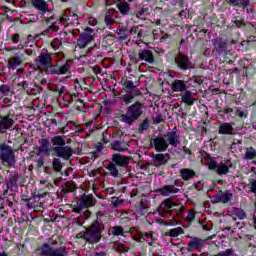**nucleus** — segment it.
I'll use <instances>...</instances> for the list:
<instances>
[{
    "label": "nucleus",
    "mask_w": 256,
    "mask_h": 256,
    "mask_svg": "<svg viewBox=\"0 0 256 256\" xmlns=\"http://www.w3.org/2000/svg\"><path fill=\"white\" fill-rule=\"evenodd\" d=\"M51 143L54 146L53 152L57 157L52 159V169L55 173H61L63 171V162H61V159L63 161H69L73 157V148L66 145L63 136H54L51 139Z\"/></svg>",
    "instance_id": "1"
},
{
    "label": "nucleus",
    "mask_w": 256,
    "mask_h": 256,
    "mask_svg": "<svg viewBox=\"0 0 256 256\" xmlns=\"http://www.w3.org/2000/svg\"><path fill=\"white\" fill-rule=\"evenodd\" d=\"M177 128H174L172 131L166 133L165 136L160 135L154 138H151L150 145L152 149H155L158 153H163L169 149V145L172 147H177L180 143L179 135H177Z\"/></svg>",
    "instance_id": "2"
},
{
    "label": "nucleus",
    "mask_w": 256,
    "mask_h": 256,
    "mask_svg": "<svg viewBox=\"0 0 256 256\" xmlns=\"http://www.w3.org/2000/svg\"><path fill=\"white\" fill-rule=\"evenodd\" d=\"M184 209L185 207L183 205L174 203L171 198H167L160 204L158 213L161 217H172L168 223L169 225H179L177 217L183 215Z\"/></svg>",
    "instance_id": "3"
},
{
    "label": "nucleus",
    "mask_w": 256,
    "mask_h": 256,
    "mask_svg": "<svg viewBox=\"0 0 256 256\" xmlns=\"http://www.w3.org/2000/svg\"><path fill=\"white\" fill-rule=\"evenodd\" d=\"M105 231V224L94 221L88 228H86V243L95 245L103 238V232Z\"/></svg>",
    "instance_id": "4"
},
{
    "label": "nucleus",
    "mask_w": 256,
    "mask_h": 256,
    "mask_svg": "<svg viewBox=\"0 0 256 256\" xmlns=\"http://www.w3.org/2000/svg\"><path fill=\"white\" fill-rule=\"evenodd\" d=\"M141 115H143V104L141 102H135L127 108L125 114L121 115L120 121L126 123V125H133Z\"/></svg>",
    "instance_id": "5"
},
{
    "label": "nucleus",
    "mask_w": 256,
    "mask_h": 256,
    "mask_svg": "<svg viewBox=\"0 0 256 256\" xmlns=\"http://www.w3.org/2000/svg\"><path fill=\"white\" fill-rule=\"evenodd\" d=\"M0 159L5 167H15L17 164V156H15V150L13 147L7 144L0 145Z\"/></svg>",
    "instance_id": "6"
},
{
    "label": "nucleus",
    "mask_w": 256,
    "mask_h": 256,
    "mask_svg": "<svg viewBox=\"0 0 256 256\" xmlns=\"http://www.w3.org/2000/svg\"><path fill=\"white\" fill-rule=\"evenodd\" d=\"M206 165L209 169H216V173H218V175H227V173H229V168L233 167V162L228 159L219 164L211 157V155L206 154Z\"/></svg>",
    "instance_id": "7"
},
{
    "label": "nucleus",
    "mask_w": 256,
    "mask_h": 256,
    "mask_svg": "<svg viewBox=\"0 0 256 256\" xmlns=\"http://www.w3.org/2000/svg\"><path fill=\"white\" fill-rule=\"evenodd\" d=\"M38 253L41 256H67V248L62 246L54 249L51 245L45 243L38 249Z\"/></svg>",
    "instance_id": "8"
},
{
    "label": "nucleus",
    "mask_w": 256,
    "mask_h": 256,
    "mask_svg": "<svg viewBox=\"0 0 256 256\" xmlns=\"http://www.w3.org/2000/svg\"><path fill=\"white\" fill-rule=\"evenodd\" d=\"M58 23H62L64 27H70V25L75 27L76 25H79V16L70 9H66L60 16Z\"/></svg>",
    "instance_id": "9"
},
{
    "label": "nucleus",
    "mask_w": 256,
    "mask_h": 256,
    "mask_svg": "<svg viewBox=\"0 0 256 256\" xmlns=\"http://www.w3.org/2000/svg\"><path fill=\"white\" fill-rule=\"evenodd\" d=\"M92 41H95V30L86 28L77 39V47H79V49H85Z\"/></svg>",
    "instance_id": "10"
},
{
    "label": "nucleus",
    "mask_w": 256,
    "mask_h": 256,
    "mask_svg": "<svg viewBox=\"0 0 256 256\" xmlns=\"http://www.w3.org/2000/svg\"><path fill=\"white\" fill-rule=\"evenodd\" d=\"M189 240L188 242V250L190 253H195V251H201L205 247V243L213 237H208L207 239H201L195 236H187Z\"/></svg>",
    "instance_id": "11"
},
{
    "label": "nucleus",
    "mask_w": 256,
    "mask_h": 256,
    "mask_svg": "<svg viewBox=\"0 0 256 256\" xmlns=\"http://www.w3.org/2000/svg\"><path fill=\"white\" fill-rule=\"evenodd\" d=\"M35 63L41 69L51 66V63H53V53H49V50L46 48L42 49L39 56L35 59Z\"/></svg>",
    "instance_id": "12"
},
{
    "label": "nucleus",
    "mask_w": 256,
    "mask_h": 256,
    "mask_svg": "<svg viewBox=\"0 0 256 256\" xmlns=\"http://www.w3.org/2000/svg\"><path fill=\"white\" fill-rule=\"evenodd\" d=\"M7 131H15V120L11 112L0 116V133H7Z\"/></svg>",
    "instance_id": "13"
},
{
    "label": "nucleus",
    "mask_w": 256,
    "mask_h": 256,
    "mask_svg": "<svg viewBox=\"0 0 256 256\" xmlns=\"http://www.w3.org/2000/svg\"><path fill=\"white\" fill-rule=\"evenodd\" d=\"M135 241L138 243H148L151 247L153 243L157 241V233L155 232H142L140 230L137 231V235L134 236Z\"/></svg>",
    "instance_id": "14"
},
{
    "label": "nucleus",
    "mask_w": 256,
    "mask_h": 256,
    "mask_svg": "<svg viewBox=\"0 0 256 256\" xmlns=\"http://www.w3.org/2000/svg\"><path fill=\"white\" fill-rule=\"evenodd\" d=\"M8 41L9 43H12V45H18L17 49L21 51L22 49H25L27 47L29 42L23 43V38L21 37V34L19 32H14L12 34H8ZM16 48H6V51H15Z\"/></svg>",
    "instance_id": "15"
},
{
    "label": "nucleus",
    "mask_w": 256,
    "mask_h": 256,
    "mask_svg": "<svg viewBox=\"0 0 256 256\" xmlns=\"http://www.w3.org/2000/svg\"><path fill=\"white\" fill-rule=\"evenodd\" d=\"M25 63V54L18 51L8 59V69L15 71L17 67H21Z\"/></svg>",
    "instance_id": "16"
},
{
    "label": "nucleus",
    "mask_w": 256,
    "mask_h": 256,
    "mask_svg": "<svg viewBox=\"0 0 256 256\" xmlns=\"http://www.w3.org/2000/svg\"><path fill=\"white\" fill-rule=\"evenodd\" d=\"M39 146L36 147V155H45L46 157H51V143L47 138H40L38 140Z\"/></svg>",
    "instance_id": "17"
},
{
    "label": "nucleus",
    "mask_w": 256,
    "mask_h": 256,
    "mask_svg": "<svg viewBox=\"0 0 256 256\" xmlns=\"http://www.w3.org/2000/svg\"><path fill=\"white\" fill-rule=\"evenodd\" d=\"M43 19H44L45 23H47L48 25H49V23H51V25L48 26L44 31H42L41 35L49 37V35H51V33H57V31H59V29H61L59 27V22L55 21L54 16L43 17Z\"/></svg>",
    "instance_id": "18"
},
{
    "label": "nucleus",
    "mask_w": 256,
    "mask_h": 256,
    "mask_svg": "<svg viewBox=\"0 0 256 256\" xmlns=\"http://www.w3.org/2000/svg\"><path fill=\"white\" fill-rule=\"evenodd\" d=\"M76 203L79 209H89V207H94L95 197L91 194H83Z\"/></svg>",
    "instance_id": "19"
},
{
    "label": "nucleus",
    "mask_w": 256,
    "mask_h": 256,
    "mask_svg": "<svg viewBox=\"0 0 256 256\" xmlns=\"http://www.w3.org/2000/svg\"><path fill=\"white\" fill-rule=\"evenodd\" d=\"M231 199H233V193L231 192V190H220L218 191L212 198V201L214 203H229V201H231Z\"/></svg>",
    "instance_id": "20"
},
{
    "label": "nucleus",
    "mask_w": 256,
    "mask_h": 256,
    "mask_svg": "<svg viewBox=\"0 0 256 256\" xmlns=\"http://www.w3.org/2000/svg\"><path fill=\"white\" fill-rule=\"evenodd\" d=\"M191 87L189 86V81H183L176 79L171 84V89L175 93H185V91L189 90Z\"/></svg>",
    "instance_id": "21"
},
{
    "label": "nucleus",
    "mask_w": 256,
    "mask_h": 256,
    "mask_svg": "<svg viewBox=\"0 0 256 256\" xmlns=\"http://www.w3.org/2000/svg\"><path fill=\"white\" fill-rule=\"evenodd\" d=\"M34 9H37L42 19L45 17V13H49V4L45 0H31Z\"/></svg>",
    "instance_id": "22"
},
{
    "label": "nucleus",
    "mask_w": 256,
    "mask_h": 256,
    "mask_svg": "<svg viewBox=\"0 0 256 256\" xmlns=\"http://www.w3.org/2000/svg\"><path fill=\"white\" fill-rule=\"evenodd\" d=\"M138 59L150 64L155 63V56L153 55V51L149 49H140L138 51Z\"/></svg>",
    "instance_id": "23"
},
{
    "label": "nucleus",
    "mask_w": 256,
    "mask_h": 256,
    "mask_svg": "<svg viewBox=\"0 0 256 256\" xmlns=\"http://www.w3.org/2000/svg\"><path fill=\"white\" fill-rule=\"evenodd\" d=\"M152 161L154 167H161L163 165H167V161H169V154H152Z\"/></svg>",
    "instance_id": "24"
},
{
    "label": "nucleus",
    "mask_w": 256,
    "mask_h": 256,
    "mask_svg": "<svg viewBox=\"0 0 256 256\" xmlns=\"http://www.w3.org/2000/svg\"><path fill=\"white\" fill-rule=\"evenodd\" d=\"M129 156H123L121 154H114L112 156V162L119 167H127L129 165Z\"/></svg>",
    "instance_id": "25"
},
{
    "label": "nucleus",
    "mask_w": 256,
    "mask_h": 256,
    "mask_svg": "<svg viewBox=\"0 0 256 256\" xmlns=\"http://www.w3.org/2000/svg\"><path fill=\"white\" fill-rule=\"evenodd\" d=\"M115 19H117V11L115 9L107 10L104 17V22L106 23L107 27L115 25Z\"/></svg>",
    "instance_id": "26"
},
{
    "label": "nucleus",
    "mask_w": 256,
    "mask_h": 256,
    "mask_svg": "<svg viewBox=\"0 0 256 256\" xmlns=\"http://www.w3.org/2000/svg\"><path fill=\"white\" fill-rule=\"evenodd\" d=\"M212 45L218 53H225L227 51V41L223 40V38L212 40Z\"/></svg>",
    "instance_id": "27"
},
{
    "label": "nucleus",
    "mask_w": 256,
    "mask_h": 256,
    "mask_svg": "<svg viewBox=\"0 0 256 256\" xmlns=\"http://www.w3.org/2000/svg\"><path fill=\"white\" fill-rule=\"evenodd\" d=\"M160 195L163 197H169V195H174V193H179V188L175 187V185H165L158 190Z\"/></svg>",
    "instance_id": "28"
},
{
    "label": "nucleus",
    "mask_w": 256,
    "mask_h": 256,
    "mask_svg": "<svg viewBox=\"0 0 256 256\" xmlns=\"http://www.w3.org/2000/svg\"><path fill=\"white\" fill-rule=\"evenodd\" d=\"M181 99L183 103H185L188 106L193 105L195 101H197V99H195V93L189 90H186L183 92V94H181Z\"/></svg>",
    "instance_id": "29"
},
{
    "label": "nucleus",
    "mask_w": 256,
    "mask_h": 256,
    "mask_svg": "<svg viewBox=\"0 0 256 256\" xmlns=\"http://www.w3.org/2000/svg\"><path fill=\"white\" fill-rule=\"evenodd\" d=\"M165 237H171L172 239H175L177 237H180V235H185V230L183 229V227L178 226L176 228H172L167 230L164 233Z\"/></svg>",
    "instance_id": "30"
},
{
    "label": "nucleus",
    "mask_w": 256,
    "mask_h": 256,
    "mask_svg": "<svg viewBox=\"0 0 256 256\" xmlns=\"http://www.w3.org/2000/svg\"><path fill=\"white\" fill-rule=\"evenodd\" d=\"M197 174L193 169L190 168H182L180 169V177L183 181H191V179H195Z\"/></svg>",
    "instance_id": "31"
},
{
    "label": "nucleus",
    "mask_w": 256,
    "mask_h": 256,
    "mask_svg": "<svg viewBox=\"0 0 256 256\" xmlns=\"http://www.w3.org/2000/svg\"><path fill=\"white\" fill-rule=\"evenodd\" d=\"M141 27V25L133 26L129 31V33L133 35L135 41H143V35L145 32Z\"/></svg>",
    "instance_id": "32"
},
{
    "label": "nucleus",
    "mask_w": 256,
    "mask_h": 256,
    "mask_svg": "<svg viewBox=\"0 0 256 256\" xmlns=\"http://www.w3.org/2000/svg\"><path fill=\"white\" fill-rule=\"evenodd\" d=\"M176 63L180 69H189V57L185 54H179L176 58Z\"/></svg>",
    "instance_id": "33"
},
{
    "label": "nucleus",
    "mask_w": 256,
    "mask_h": 256,
    "mask_svg": "<svg viewBox=\"0 0 256 256\" xmlns=\"http://www.w3.org/2000/svg\"><path fill=\"white\" fill-rule=\"evenodd\" d=\"M195 215H197V213L194 210H189L187 212V215H185V208L182 211V215L180 216H176V220L178 221V223H181V219H184V221H195Z\"/></svg>",
    "instance_id": "34"
},
{
    "label": "nucleus",
    "mask_w": 256,
    "mask_h": 256,
    "mask_svg": "<svg viewBox=\"0 0 256 256\" xmlns=\"http://www.w3.org/2000/svg\"><path fill=\"white\" fill-rule=\"evenodd\" d=\"M220 135H233L235 133V129L231 125V123H222L219 127Z\"/></svg>",
    "instance_id": "35"
},
{
    "label": "nucleus",
    "mask_w": 256,
    "mask_h": 256,
    "mask_svg": "<svg viewBox=\"0 0 256 256\" xmlns=\"http://www.w3.org/2000/svg\"><path fill=\"white\" fill-rule=\"evenodd\" d=\"M135 17L137 19H140L141 21H145L147 17H149V8L142 7L135 11L134 13Z\"/></svg>",
    "instance_id": "36"
},
{
    "label": "nucleus",
    "mask_w": 256,
    "mask_h": 256,
    "mask_svg": "<svg viewBox=\"0 0 256 256\" xmlns=\"http://www.w3.org/2000/svg\"><path fill=\"white\" fill-rule=\"evenodd\" d=\"M228 5H232V7H246L251 3V0H226Z\"/></svg>",
    "instance_id": "37"
},
{
    "label": "nucleus",
    "mask_w": 256,
    "mask_h": 256,
    "mask_svg": "<svg viewBox=\"0 0 256 256\" xmlns=\"http://www.w3.org/2000/svg\"><path fill=\"white\" fill-rule=\"evenodd\" d=\"M117 9L120 11V13L125 16V15H129V11H131V4H129V2H119L117 4Z\"/></svg>",
    "instance_id": "38"
},
{
    "label": "nucleus",
    "mask_w": 256,
    "mask_h": 256,
    "mask_svg": "<svg viewBox=\"0 0 256 256\" xmlns=\"http://www.w3.org/2000/svg\"><path fill=\"white\" fill-rule=\"evenodd\" d=\"M243 159L245 161H253V159H256V150L253 147L246 148Z\"/></svg>",
    "instance_id": "39"
},
{
    "label": "nucleus",
    "mask_w": 256,
    "mask_h": 256,
    "mask_svg": "<svg viewBox=\"0 0 256 256\" xmlns=\"http://www.w3.org/2000/svg\"><path fill=\"white\" fill-rule=\"evenodd\" d=\"M62 191L64 193H75L77 191V185L73 182H66L62 185Z\"/></svg>",
    "instance_id": "40"
},
{
    "label": "nucleus",
    "mask_w": 256,
    "mask_h": 256,
    "mask_svg": "<svg viewBox=\"0 0 256 256\" xmlns=\"http://www.w3.org/2000/svg\"><path fill=\"white\" fill-rule=\"evenodd\" d=\"M109 235H113L114 237H119L125 235V230L121 226H113L109 229Z\"/></svg>",
    "instance_id": "41"
},
{
    "label": "nucleus",
    "mask_w": 256,
    "mask_h": 256,
    "mask_svg": "<svg viewBox=\"0 0 256 256\" xmlns=\"http://www.w3.org/2000/svg\"><path fill=\"white\" fill-rule=\"evenodd\" d=\"M113 251L116 253H128L129 247L125 246L123 243H114L112 246Z\"/></svg>",
    "instance_id": "42"
},
{
    "label": "nucleus",
    "mask_w": 256,
    "mask_h": 256,
    "mask_svg": "<svg viewBox=\"0 0 256 256\" xmlns=\"http://www.w3.org/2000/svg\"><path fill=\"white\" fill-rule=\"evenodd\" d=\"M50 47L57 51L63 47V38L56 37L50 42Z\"/></svg>",
    "instance_id": "43"
},
{
    "label": "nucleus",
    "mask_w": 256,
    "mask_h": 256,
    "mask_svg": "<svg viewBox=\"0 0 256 256\" xmlns=\"http://www.w3.org/2000/svg\"><path fill=\"white\" fill-rule=\"evenodd\" d=\"M106 169L110 172V175L112 177H119V169H117V164H114L113 162H110Z\"/></svg>",
    "instance_id": "44"
},
{
    "label": "nucleus",
    "mask_w": 256,
    "mask_h": 256,
    "mask_svg": "<svg viewBox=\"0 0 256 256\" xmlns=\"http://www.w3.org/2000/svg\"><path fill=\"white\" fill-rule=\"evenodd\" d=\"M203 83V78L201 76H194L188 79V85L190 87H197V85H201Z\"/></svg>",
    "instance_id": "45"
},
{
    "label": "nucleus",
    "mask_w": 256,
    "mask_h": 256,
    "mask_svg": "<svg viewBox=\"0 0 256 256\" xmlns=\"http://www.w3.org/2000/svg\"><path fill=\"white\" fill-rule=\"evenodd\" d=\"M17 86L19 89H24V91H26L29 95H37V92H35V89H31L29 92V84L27 83V81H22L18 83Z\"/></svg>",
    "instance_id": "46"
},
{
    "label": "nucleus",
    "mask_w": 256,
    "mask_h": 256,
    "mask_svg": "<svg viewBox=\"0 0 256 256\" xmlns=\"http://www.w3.org/2000/svg\"><path fill=\"white\" fill-rule=\"evenodd\" d=\"M44 69L47 75H59V66L53 65V63H51L50 66H46Z\"/></svg>",
    "instance_id": "47"
},
{
    "label": "nucleus",
    "mask_w": 256,
    "mask_h": 256,
    "mask_svg": "<svg viewBox=\"0 0 256 256\" xmlns=\"http://www.w3.org/2000/svg\"><path fill=\"white\" fill-rule=\"evenodd\" d=\"M18 179H19V174L17 172H14V174H12L10 179L6 181L7 189H11L13 185H16Z\"/></svg>",
    "instance_id": "48"
},
{
    "label": "nucleus",
    "mask_w": 256,
    "mask_h": 256,
    "mask_svg": "<svg viewBox=\"0 0 256 256\" xmlns=\"http://www.w3.org/2000/svg\"><path fill=\"white\" fill-rule=\"evenodd\" d=\"M70 69L69 62H65L62 66H58V75H66Z\"/></svg>",
    "instance_id": "49"
},
{
    "label": "nucleus",
    "mask_w": 256,
    "mask_h": 256,
    "mask_svg": "<svg viewBox=\"0 0 256 256\" xmlns=\"http://www.w3.org/2000/svg\"><path fill=\"white\" fill-rule=\"evenodd\" d=\"M165 115L158 113L155 116H153L152 121L154 125H159V123H165Z\"/></svg>",
    "instance_id": "50"
},
{
    "label": "nucleus",
    "mask_w": 256,
    "mask_h": 256,
    "mask_svg": "<svg viewBox=\"0 0 256 256\" xmlns=\"http://www.w3.org/2000/svg\"><path fill=\"white\" fill-rule=\"evenodd\" d=\"M149 129V118H145L138 128V133H145Z\"/></svg>",
    "instance_id": "51"
},
{
    "label": "nucleus",
    "mask_w": 256,
    "mask_h": 256,
    "mask_svg": "<svg viewBox=\"0 0 256 256\" xmlns=\"http://www.w3.org/2000/svg\"><path fill=\"white\" fill-rule=\"evenodd\" d=\"M233 215L236 216L238 219L243 220L246 219L247 214H245V211L239 208L233 209Z\"/></svg>",
    "instance_id": "52"
},
{
    "label": "nucleus",
    "mask_w": 256,
    "mask_h": 256,
    "mask_svg": "<svg viewBox=\"0 0 256 256\" xmlns=\"http://www.w3.org/2000/svg\"><path fill=\"white\" fill-rule=\"evenodd\" d=\"M133 99H135V95H133V93L131 92H127L123 96V102L125 103V105H129V103H133Z\"/></svg>",
    "instance_id": "53"
},
{
    "label": "nucleus",
    "mask_w": 256,
    "mask_h": 256,
    "mask_svg": "<svg viewBox=\"0 0 256 256\" xmlns=\"http://www.w3.org/2000/svg\"><path fill=\"white\" fill-rule=\"evenodd\" d=\"M112 148L114 149V151H125V149H127L119 141H115L114 143H112Z\"/></svg>",
    "instance_id": "54"
},
{
    "label": "nucleus",
    "mask_w": 256,
    "mask_h": 256,
    "mask_svg": "<svg viewBox=\"0 0 256 256\" xmlns=\"http://www.w3.org/2000/svg\"><path fill=\"white\" fill-rule=\"evenodd\" d=\"M11 88L8 85L0 86V95H9Z\"/></svg>",
    "instance_id": "55"
},
{
    "label": "nucleus",
    "mask_w": 256,
    "mask_h": 256,
    "mask_svg": "<svg viewBox=\"0 0 256 256\" xmlns=\"http://www.w3.org/2000/svg\"><path fill=\"white\" fill-rule=\"evenodd\" d=\"M248 187L250 188V193H256V179H250Z\"/></svg>",
    "instance_id": "56"
},
{
    "label": "nucleus",
    "mask_w": 256,
    "mask_h": 256,
    "mask_svg": "<svg viewBox=\"0 0 256 256\" xmlns=\"http://www.w3.org/2000/svg\"><path fill=\"white\" fill-rule=\"evenodd\" d=\"M124 86L126 87V89H127L128 91H133L134 89H136L135 84H134L133 81H131V80H127V81L124 83Z\"/></svg>",
    "instance_id": "57"
},
{
    "label": "nucleus",
    "mask_w": 256,
    "mask_h": 256,
    "mask_svg": "<svg viewBox=\"0 0 256 256\" xmlns=\"http://www.w3.org/2000/svg\"><path fill=\"white\" fill-rule=\"evenodd\" d=\"M233 255H235V253L233 252V249H227L226 251H222L215 256H233Z\"/></svg>",
    "instance_id": "58"
},
{
    "label": "nucleus",
    "mask_w": 256,
    "mask_h": 256,
    "mask_svg": "<svg viewBox=\"0 0 256 256\" xmlns=\"http://www.w3.org/2000/svg\"><path fill=\"white\" fill-rule=\"evenodd\" d=\"M123 203H125V200H123L121 198H116L112 201L113 207H121V205H123Z\"/></svg>",
    "instance_id": "59"
},
{
    "label": "nucleus",
    "mask_w": 256,
    "mask_h": 256,
    "mask_svg": "<svg viewBox=\"0 0 256 256\" xmlns=\"http://www.w3.org/2000/svg\"><path fill=\"white\" fill-rule=\"evenodd\" d=\"M11 8L6 5L0 6V15H5V13H10Z\"/></svg>",
    "instance_id": "60"
},
{
    "label": "nucleus",
    "mask_w": 256,
    "mask_h": 256,
    "mask_svg": "<svg viewBox=\"0 0 256 256\" xmlns=\"http://www.w3.org/2000/svg\"><path fill=\"white\" fill-rule=\"evenodd\" d=\"M201 226L203 231H211V229H213V226L211 225V223L202 222Z\"/></svg>",
    "instance_id": "61"
},
{
    "label": "nucleus",
    "mask_w": 256,
    "mask_h": 256,
    "mask_svg": "<svg viewBox=\"0 0 256 256\" xmlns=\"http://www.w3.org/2000/svg\"><path fill=\"white\" fill-rule=\"evenodd\" d=\"M236 115L238 117H240L241 119L246 118L247 117V112H244L243 110H241V108H237L236 109Z\"/></svg>",
    "instance_id": "62"
},
{
    "label": "nucleus",
    "mask_w": 256,
    "mask_h": 256,
    "mask_svg": "<svg viewBox=\"0 0 256 256\" xmlns=\"http://www.w3.org/2000/svg\"><path fill=\"white\" fill-rule=\"evenodd\" d=\"M44 173H46V175H53L55 170L51 166H46L44 167Z\"/></svg>",
    "instance_id": "63"
},
{
    "label": "nucleus",
    "mask_w": 256,
    "mask_h": 256,
    "mask_svg": "<svg viewBox=\"0 0 256 256\" xmlns=\"http://www.w3.org/2000/svg\"><path fill=\"white\" fill-rule=\"evenodd\" d=\"M234 23L236 27H239V28L245 27V25H247L244 19L235 20Z\"/></svg>",
    "instance_id": "64"
}]
</instances>
